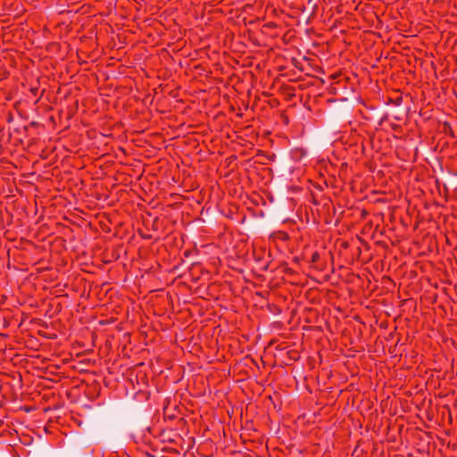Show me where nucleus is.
<instances>
[{"label": "nucleus", "mask_w": 457, "mask_h": 457, "mask_svg": "<svg viewBox=\"0 0 457 457\" xmlns=\"http://www.w3.org/2000/svg\"><path fill=\"white\" fill-rule=\"evenodd\" d=\"M320 72H321V70H320V69L318 68V66L316 65V77H315L316 82L319 80V81H320L321 83H324V82H325V80H324L323 79L319 78V76H318V73H320Z\"/></svg>", "instance_id": "obj_1"}, {"label": "nucleus", "mask_w": 457, "mask_h": 457, "mask_svg": "<svg viewBox=\"0 0 457 457\" xmlns=\"http://www.w3.org/2000/svg\"><path fill=\"white\" fill-rule=\"evenodd\" d=\"M318 187H320L318 183L316 182V186H315V188L317 189Z\"/></svg>", "instance_id": "obj_2"}, {"label": "nucleus", "mask_w": 457, "mask_h": 457, "mask_svg": "<svg viewBox=\"0 0 457 457\" xmlns=\"http://www.w3.org/2000/svg\"><path fill=\"white\" fill-rule=\"evenodd\" d=\"M312 260L314 261V253L312 254Z\"/></svg>", "instance_id": "obj_3"}, {"label": "nucleus", "mask_w": 457, "mask_h": 457, "mask_svg": "<svg viewBox=\"0 0 457 457\" xmlns=\"http://www.w3.org/2000/svg\"><path fill=\"white\" fill-rule=\"evenodd\" d=\"M319 330L320 329L316 327V329H315L316 334L318 333Z\"/></svg>", "instance_id": "obj_4"}]
</instances>
